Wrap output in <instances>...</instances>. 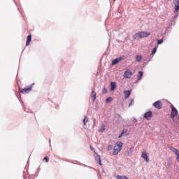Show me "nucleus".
I'll return each instance as SVG.
<instances>
[{"label":"nucleus","instance_id":"b1692460","mask_svg":"<svg viewBox=\"0 0 179 179\" xmlns=\"http://www.w3.org/2000/svg\"><path fill=\"white\" fill-rule=\"evenodd\" d=\"M125 134V130H123L122 132L120 134L119 138H122V135Z\"/></svg>","mask_w":179,"mask_h":179},{"label":"nucleus","instance_id":"cd10ccee","mask_svg":"<svg viewBox=\"0 0 179 179\" xmlns=\"http://www.w3.org/2000/svg\"><path fill=\"white\" fill-rule=\"evenodd\" d=\"M103 93L104 94H106V93H107V89H106V87L103 88Z\"/></svg>","mask_w":179,"mask_h":179},{"label":"nucleus","instance_id":"c756f323","mask_svg":"<svg viewBox=\"0 0 179 179\" xmlns=\"http://www.w3.org/2000/svg\"><path fill=\"white\" fill-rule=\"evenodd\" d=\"M123 177L124 176H117V179H122Z\"/></svg>","mask_w":179,"mask_h":179},{"label":"nucleus","instance_id":"f03ea898","mask_svg":"<svg viewBox=\"0 0 179 179\" xmlns=\"http://www.w3.org/2000/svg\"><path fill=\"white\" fill-rule=\"evenodd\" d=\"M150 36V32H145V31H141L140 33H137L134 36V40H139V38H143L145 37H149Z\"/></svg>","mask_w":179,"mask_h":179},{"label":"nucleus","instance_id":"f3484780","mask_svg":"<svg viewBox=\"0 0 179 179\" xmlns=\"http://www.w3.org/2000/svg\"><path fill=\"white\" fill-rule=\"evenodd\" d=\"M143 78V72L138 71V80H141Z\"/></svg>","mask_w":179,"mask_h":179},{"label":"nucleus","instance_id":"f257e3e1","mask_svg":"<svg viewBox=\"0 0 179 179\" xmlns=\"http://www.w3.org/2000/svg\"><path fill=\"white\" fill-rule=\"evenodd\" d=\"M122 142H117L116 145L113 148V156H117L120 152L122 150Z\"/></svg>","mask_w":179,"mask_h":179},{"label":"nucleus","instance_id":"4468645a","mask_svg":"<svg viewBox=\"0 0 179 179\" xmlns=\"http://www.w3.org/2000/svg\"><path fill=\"white\" fill-rule=\"evenodd\" d=\"M125 99H128L131 96V91L127 90L124 92Z\"/></svg>","mask_w":179,"mask_h":179},{"label":"nucleus","instance_id":"c85d7f7f","mask_svg":"<svg viewBox=\"0 0 179 179\" xmlns=\"http://www.w3.org/2000/svg\"><path fill=\"white\" fill-rule=\"evenodd\" d=\"M90 149L92 152H94V153H96V151L94 150V148L92 146H90Z\"/></svg>","mask_w":179,"mask_h":179},{"label":"nucleus","instance_id":"9b49d317","mask_svg":"<svg viewBox=\"0 0 179 179\" xmlns=\"http://www.w3.org/2000/svg\"><path fill=\"white\" fill-rule=\"evenodd\" d=\"M110 90L111 92H114L115 90V88L117 87V85L115 84V82L110 83Z\"/></svg>","mask_w":179,"mask_h":179},{"label":"nucleus","instance_id":"a878e982","mask_svg":"<svg viewBox=\"0 0 179 179\" xmlns=\"http://www.w3.org/2000/svg\"><path fill=\"white\" fill-rule=\"evenodd\" d=\"M43 160H45L46 163H48V160H50V159L48 158V157H45Z\"/></svg>","mask_w":179,"mask_h":179},{"label":"nucleus","instance_id":"0eeeda50","mask_svg":"<svg viewBox=\"0 0 179 179\" xmlns=\"http://www.w3.org/2000/svg\"><path fill=\"white\" fill-rule=\"evenodd\" d=\"M30 92H31V87L24 88L20 90V93H22V94H27V93H30Z\"/></svg>","mask_w":179,"mask_h":179},{"label":"nucleus","instance_id":"6ab92c4d","mask_svg":"<svg viewBox=\"0 0 179 179\" xmlns=\"http://www.w3.org/2000/svg\"><path fill=\"white\" fill-rule=\"evenodd\" d=\"M87 122H89V117H85V118H84V120H83V124H84V125H86V123Z\"/></svg>","mask_w":179,"mask_h":179},{"label":"nucleus","instance_id":"a211bd4d","mask_svg":"<svg viewBox=\"0 0 179 179\" xmlns=\"http://www.w3.org/2000/svg\"><path fill=\"white\" fill-rule=\"evenodd\" d=\"M104 131H106V125L102 124L99 129V132H104Z\"/></svg>","mask_w":179,"mask_h":179},{"label":"nucleus","instance_id":"2eb2a0df","mask_svg":"<svg viewBox=\"0 0 179 179\" xmlns=\"http://www.w3.org/2000/svg\"><path fill=\"white\" fill-rule=\"evenodd\" d=\"M169 150H171V152H173L175 155L176 153H178V150H177L176 148H174V147H169Z\"/></svg>","mask_w":179,"mask_h":179},{"label":"nucleus","instance_id":"7c9ffc66","mask_svg":"<svg viewBox=\"0 0 179 179\" xmlns=\"http://www.w3.org/2000/svg\"><path fill=\"white\" fill-rule=\"evenodd\" d=\"M134 103V99H131V103H129V107H131V106H132V103Z\"/></svg>","mask_w":179,"mask_h":179},{"label":"nucleus","instance_id":"f8f14e48","mask_svg":"<svg viewBox=\"0 0 179 179\" xmlns=\"http://www.w3.org/2000/svg\"><path fill=\"white\" fill-rule=\"evenodd\" d=\"M122 57H119L117 59H114L113 62H112V65H117V64H118V62L120 61H122Z\"/></svg>","mask_w":179,"mask_h":179},{"label":"nucleus","instance_id":"2f4dec72","mask_svg":"<svg viewBox=\"0 0 179 179\" xmlns=\"http://www.w3.org/2000/svg\"><path fill=\"white\" fill-rule=\"evenodd\" d=\"M122 179H128V178H127V176H123Z\"/></svg>","mask_w":179,"mask_h":179},{"label":"nucleus","instance_id":"dca6fc26","mask_svg":"<svg viewBox=\"0 0 179 179\" xmlns=\"http://www.w3.org/2000/svg\"><path fill=\"white\" fill-rule=\"evenodd\" d=\"M136 62H141L142 61V56L141 55H137L136 57Z\"/></svg>","mask_w":179,"mask_h":179},{"label":"nucleus","instance_id":"7ed1b4c3","mask_svg":"<svg viewBox=\"0 0 179 179\" xmlns=\"http://www.w3.org/2000/svg\"><path fill=\"white\" fill-rule=\"evenodd\" d=\"M171 117L176 118V117H177V114H178V111L177 110V109L174 108V106L173 105H171Z\"/></svg>","mask_w":179,"mask_h":179},{"label":"nucleus","instance_id":"6e6552de","mask_svg":"<svg viewBox=\"0 0 179 179\" xmlns=\"http://www.w3.org/2000/svg\"><path fill=\"white\" fill-rule=\"evenodd\" d=\"M141 157L145 160V162L149 163L150 159L149 157L148 156V153H146L145 152H143L141 154Z\"/></svg>","mask_w":179,"mask_h":179},{"label":"nucleus","instance_id":"ddd939ff","mask_svg":"<svg viewBox=\"0 0 179 179\" xmlns=\"http://www.w3.org/2000/svg\"><path fill=\"white\" fill-rule=\"evenodd\" d=\"M31 43V34L29 35L27 38L26 45L28 46Z\"/></svg>","mask_w":179,"mask_h":179},{"label":"nucleus","instance_id":"9d476101","mask_svg":"<svg viewBox=\"0 0 179 179\" xmlns=\"http://www.w3.org/2000/svg\"><path fill=\"white\" fill-rule=\"evenodd\" d=\"M95 160L97 162V163L99 164V166H103V164L101 163V158L100 157V155H96L95 157Z\"/></svg>","mask_w":179,"mask_h":179},{"label":"nucleus","instance_id":"39448f33","mask_svg":"<svg viewBox=\"0 0 179 179\" xmlns=\"http://www.w3.org/2000/svg\"><path fill=\"white\" fill-rule=\"evenodd\" d=\"M131 77L132 71H131V70L128 69L126 71H124V78H125V79H131Z\"/></svg>","mask_w":179,"mask_h":179},{"label":"nucleus","instance_id":"412c9836","mask_svg":"<svg viewBox=\"0 0 179 179\" xmlns=\"http://www.w3.org/2000/svg\"><path fill=\"white\" fill-rule=\"evenodd\" d=\"M157 51V47H155L152 51V55H155Z\"/></svg>","mask_w":179,"mask_h":179},{"label":"nucleus","instance_id":"aec40b11","mask_svg":"<svg viewBox=\"0 0 179 179\" xmlns=\"http://www.w3.org/2000/svg\"><path fill=\"white\" fill-rule=\"evenodd\" d=\"M92 100L94 101L96 100V93H94V90H92Z\"/></svg>","mask_w":179,"mask_h":179},{"label":"nucleus","instance_id":"20e7f679","mask_svg":"<svg viewBox=\"0 0 179 179\" xmlns=\"http://www.w3.org/2000/svg\"><path fill=\"white\" fill-rule=\"evenodd\" d=\"M152 105L158 110H162V108H163V103L160 101H155Z\"/></svg>","mask_w":179,"mask_h":179},{"label":"nucleus","instance_id":"bb28decb","mask_svg":"<svg viewBox=\"0 0 179 179\" xmlns=\"http://www.w3.org/2000/svg\"><path fill=\"white\" fill-rule=\"evenodd\" d=\"M176 155L177 156L176 160H178V162H179V151L178 152V153L176 154Z\"/></svg>","mask_w":179,"mask_h":179},{"label":"nucleus","instance_id":"5701e85b","mask_svg":"<svg viewBox=\"0 0 179 179\" xmlns=\"http://www.w3.org/2000/svg\"><path fill=\"white\" fill-rule=\"evenodd\" d=\"M162 43H163V39H159L157 41L158 45L162 44Z\"/></svg>","mask_w":179,"mask_h":179},{"label":"nucleus","instance_id":"473e14b6","mask_svg":"<svg viewBox=\"0 0 179 179\" xmlns=\"http://www.w3.org/2000/svg\"><path fill=\"white\" fill-rule=\"evenodd\" d=\"M132 149H134V148H130V150H132Z\"/></svg>","mask_w":179,"mask_h":179},{"label":"nucleus","instance_id":"1a4fd4ad","mask_svg":"<svg viewBox=\"0 0 179 179\" xmlns=\"http://www.w3.org/2000/svg\"><path fill=\"white\" fill-rule=\"evenodd\" d=\"M175 12H178L179 10V0H173Z\"/></svg>","mask_w":179,"mask_h":179},{"label":"nucleus","instance_id":"4be33fe9","mask_svg":"<svg viewBox=\"0 0 179 179\" xmlns=\"http://www.w3.org/2000/svg\"><path fill=\"white\" fill-rule=\"evenodd\" d=\"M110 101H113V98L108 97L106 99V103H110Z\"/></svg>","mask_w":179,"mask_h":179},{"label":"nucleus","instance_id":"393cba45","mask_svg":"<svg viewBox=\"0 0 179 179\" xmlns=\"http://www.w3.org/2000/svg\"><path fill=\"white\" fill-rule=\"evenodd\" d=\"M108 150H113V145H109L108 146Z\"/></svg>","mask_w":179,"mask_h":179},{"label":"nucleus","instance_id":"423d86ee","mask_svg":"<svg viewBox=\"0 0 179 179\" xmlns=\"http://www.w3.org/2000/svg\"><path fill=\"white\" fill-rule=\"evenodd\" d=\"M152 117H153V113L152 111H148L144 114V118H145V120H150Z\"/></svg>","mask_w":179,"mask_h":179}]
</instances>
